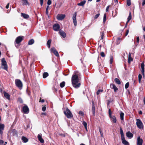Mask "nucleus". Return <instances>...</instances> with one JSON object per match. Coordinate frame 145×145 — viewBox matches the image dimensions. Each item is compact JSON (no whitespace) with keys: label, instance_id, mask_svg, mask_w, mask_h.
Returning <instances> with one entry per match:
<instances>
[{"label":"nucleus","instance_id":"nucleus-1","mask_svg":"<svg viewBox=\"0 0 145 145\" xmlns=\"http://www.w3.org/2000/svg\"><path fill=\"white\" fill-rule=\"evenodd\" d=\"M78 71L74 72L71 78V82L72 86L75 88H79L80 86L81 83L78 76Z\"/></svg>","mask_w":145,"mask_h":145},{"label":"nucleus","instance_id":"nucleus-2","mask_svg":"<svg viewBox=\"0 0 145 145\" xmlns=\"http://www.w3.org/2000/svg\"><path fill=\"white\" fill-rule=\"evenodd\" d=\"M120 130L121 135V138L122 143L125 145H129V144L128 142L125 139L123 132L121 127H120Z\"/></svg>","mask_w":145,"mask_h":145},{"label":"nucleus","instance_id":"nucleus-3","mask_svg":"<svg viewBox=\"0 0 145 145\" xmlns=\"http://www.w3.org/2000/svg\"><path fill=\"white\" fill-rule=\"evenodd\" d=\"M64 113L68 118H71L73 117L71 112L67 107L66 108V111H64Z\"/></svg>","mask_w":145,"mask_h":145},{"label":"nucleus","instance_id":"nucleus-4","mask_svg":"<svg viewBox=\"0 0 145 145\" xmlns=\"http://www.w3.org/2000/svg\"><path fill=\"white\" fill-rule=\"evenodd\" d=\"M16 86L20 89H21L23 87V84L20 80L16 79L15 80Z\"/></svg>","mask_w":145,"mask_h":145},{"label":"nucleus","instance_id":"nucleus-5","mask_svg":"<svg viewBox=\"0 0 145 145\" xmlns=\"http://www.w3.org/2000/svg\"><path fill=\"white\" fill-rule=\"evenodd\" d=\"M136 125L137 127L139 129H142L143 128V124L141 120L139 119H136Z\"/></svg>","mask_w":145,"mask_h":145},{"label":"nucleus","instance_id":"nucleus-6","mask_svg":"<svg viewBox=\"0 0 145 145\" xmlns=\"http://www.w3.org/2000/svg\"><path fill=\"white\" fill-rule=\"evenodd\" d=\"M1 65L4 66L3 68L5 70L7 71L8 70V67L7 64V62L5 58H3L1 59Z\"/></svg>","mask_w":145,"mask_h":145},{"label":"nucleus","instance_id":"nucleus-7","mask_svg":"<svg viewBox=\"0 0 145 145\" xmlns=\"http://www.w3.org/2000/svg\"><path fill=\"white\" fill-rule=\"evenodd\" d=\"M24 37L22 36H20L17 37L15 41V46H16V43L19 44L23 40V38Z\"/></svg>","mask_w":145,"mask_h":145},{"label":"nucleus","instance_id":"nucleus-8","mask_svg":"<svg viewBox=\"0 0 145 145\" xmlns=\"http://www.w3.org/2000/svg\"><path fill=\"white\" fill-rule=\"evenodd\" d=\"M22 110L24 113L25 114H27L29 112V109L27 106L25 105L22 108Z\"/></svg>","mask_w":145,"mask_h":145},{"label":"nucleus","instance_id":"nucleus-9","mask_svg":"<svg viewBox=\"0 0 145 145\" xmlns=\"http://www.w3.org/2000/svg\"><path fill=\"white\" fill-rule=\"evenodd\" d=\"M77 15L76 12H75L74 13L72 16V20L73 23L75 26H76L77 25V22L76 16Z\"/></svg>","mask_w":145,"mask_h":145},{"label":"nucleus","instance_id":"nucleus-10","mask_svg":"<svg viewBox=\"0 0 145 145\" xmlns=\"http://www.w3.org/2000/svg\"><path fill=\"white\" fill-rule=\"evenodd\" d=\"M65 16V14H58L56 18L58 20H61L64 18Z\"/></svg>","mask_w":145,"mask_h":145},{"label":"nucleus","instance_id":"nucleus-11","mask_svg":"<svg viewBox=\"0 0 145 145\" xmlns=\"http://www.w3.org/2000/svg\"><path fill=\"white\" fill-rule=\"evenodd\" d=\"M51 51L56 56H59V54L57 51L56 50V49L54 48H52L51 49Z\"/></svg>","mask_w":145,"mask_h":145},{"label":"nucleus","instance_id":"nucleus-12","mask_svg":"<svg viewBox=\"0 0 145 145\" xmlns=\"http://www.w3.org/2000/svg\"><path fill=\"white\" fill-rule=\"evenodd\" d=\"M53 29L56 31H57L59 30L60 28L59 25L57 24H55L53 27Z\"/></svg>","mask_w":145,"mask_h":145},{"label":"nucleus","instance_id":"nucleus-13","mask_svg":"<svg viewBox=\"0 0 145 145\" xmlns=\"http://www.w3.org/2000/svg\"><path fill=\"white\" fill-rule=\"evenodd\" d=\"M37 137L38 140L40 141V142L43 143L44 142V140L42 138V135L41 133L39 134L38 135Z\"/></svg>","mask_w":145,"mask_h":145},{"label":"nucleus","instance_id":"nucleus-14","mask_svg":"<svg viewBox=\"0 0 145 145\" xmlns=\"http://www.w3.org/2000/svg\"><path fill=\"white\" fill-rule=\"evenodd\" d=\"M5 128V125L3 124L0 123V133L2 135L3 133V130Z\"/></svg>","mask_w":145,"mask_h":145},{"label":"nucleus","instance_id":"nucleus-15","mask_svg":"<svg viewBox=\"0 0 145 145\" xmlns=\"http://www.w3.org/2000/svg\"><path fill=\"white\" fill-rule=\"evenodd\" d=\"M137 145H142L143 142V140L140 138V137L139 136L137 138Z\"/></svg>","mask_w":145,"mask_h":145},{"label":"nucleus","instance_id":"nucleus-16","mask_svg":"<svg viewBox=\"0 0 145 145\" xmlns=\"http://www.w3.org/2000/svg\"><path fill=\"white\" fill-rule=\"evenodd\" d=\"M11 134L13 136H17L18 135V132L16 130L13 129L11 131Z\"/></svg>","mask_w":145,"mask_h":145},{"label":"nucleus","instance_id":"nucleus-17","mask_svg":"<svg viewBox=\"0 0 145 145\" xmlns=\"http://www.w3.org/2000/svg\"><path fill=\"white\" fill-rule=\"evenodd\" d=\"M110 87L111 88L114 89L115 92H117L118 91V89L114 84H111Z\"/></svg>","mask_w":145,"mask_h":145},{"label":"nucleus","instance_id":"nucleus-18","mask_svg":"<svg viewBox=\"0 0 145 145\" xmlns=\"http://www.w3.org/2000/svg\"><path fill=\"white\" fill-rule=\"evenodd\" d=\"M92 113L93 114V116H95V106L94 103V102L93 101L92 102Z\"/></svg>","mask_w":145,"mask_h":145},{"label":"nucleus","instance_id":"nucleus-19","mask_svg":"<svg viewBox=\"0 0 145 145\" xmlns=\"http://www.w3.org/2000/svg\"><path fill=\"white\" fill-rule=\"evenodd\" d=\"M59 33L61 36L63 38H65L66 37V33L63 31L61 30L59 31Z\"/></svg>","mask_w":145,"mask_h":145},{"label":"nucleus","instance_id":"nucleus-20","mask_svg":"<svg viewBox=\"0 0 145 145\" xmlns=\"http://www.w3.org/2000/svg\"><path fill=\"white\" fill-rule=\"evenodd\" d=\"M126 136L129 138H131L133 137V135L130 131L127 132L126 133Z\"/></svg>","mask_w":145,"mask_h":145},{"label":"nucleus","instance_id":"nucleus-21","mask_svg":"<svg viewBox=\"0 0 145 145\" xmlns=\"http://www.w3.org/2000/svg\"><path fill=\"white\" fill-rule=\"evenodd\" d=\"M110 118L112 121L114 123H116L117 120L116 117L114 116H112L111 117H110Z\"/></svg>","mask_w":145,"mask_h":145},{"label":"nucleus","instance_id":"nucleus-22","mask_svg":"<svg viewBox=\"0 0 145 145\" xmlns=\"http://www.w3.org/2000/svg\"><path fill=\"white\" fill-rule=\"evenodd\" d=\"M22 142L24 143H26L28 141V138L24 136L22 137Z\"/></svg>","mask_w":145,"mask_h":145},{"label":"nucleus","instance_id":"nucleus-23","mask_svg":"<svg viewBox=\"0 0 145 145\" xmlns=\"http://www.w3.org/2000/svg\"><path fill=\"white\" fill-rule=\"evenodd\" d=\"M21 16L25 19H27L29 17V16L28 14L23 13H21Z\"/></svg>","mask_w":145,"mask_h":145},{"label":"nucleus","instance_id":"nucleus-24","mask_svg":"<svg viewBox=\"0 0 145 145\" xmlns=\"http://www.w3.org/2000/svg\"><path fill=\"white\" fill-rule=\"evenodd\" d=\"M4 96L7 99L10 100V95L8 93L5 92L4 93Z\"/></svg>","mask_w":145,"mask_h":145},{"label":"nucleus","instance_id":"nucleus-25","mask_svg":"<svg viewBox=\"0 0 145 145\" xmlns=\"http://www.w3.org/2000/svg\"><path fill=\"white\" fill-rule=\"evenodd\" d=\"M52 40L51 39L48 40L47 42V45L48 48L50 47V44Z\"/></svg>","mask_w":145,"mask_h":145},{"label":"nucleus","instance_id":"nucleus-26","mask_svg":"<svg viewBox=\"0 0 145 145\" xmlns=\"http://www.w3.org/2000/svg\"><path fill=\"white\" fill-rule=\"evenodd\" d=\"M86 2V1L84 0L83 1H81L80 3L78 4L77 5L79 6H83L85 4Z\"/></svg>","mask_w":145,"mask_h":145},{"label":"nucleus","instance_id":"nucleus-27","mask_svg":"<svg viewBox=\"0 0 145 145\" xmlns=\"http://www.w3.org/2000/svg\"><path fill=\"white\" fill-rule=\"evenodd\" d=\"M133 61V59L131 57L130 53H129L128 55V63H130L131 61Z\"/></svg>","mask_w":145,"mask_h":145},{"label":"nucleus","instance_id":"nucleus-28","mask_svg":"<svg viewBox=\"0 0 145 145\" xmlns=\"http://www.w3.org/2000/svg\"><path fill=\"white\" fill-rule=\"evenodd\" d=\"M121 112L120 114V118L121 120H123L124 119V114L122 112Z\"/></svg>","mask_w":145,"mask_h":145},{"label":"nucleus","instance_id":"nucleus-29","mask_svg":"<svg viewBox=\"0 0 145 145\" xmlns=\"http://www.w3.org/2000/svg\"><path fill=\"white\" fill-rule=\"evenodd\" d=\"M131 12H130L129 13V16L127 18V23H128L130 20L131 19Z\"/></svg>","mask_w":145,"mask_h":145},{"label":"nucleus","instance_id":"nucleus-30","mask_svg":"<svg viewBox=\"0 0 145 145\" xmlns=\"http://www.w3.org/2000/svg\"><path fill=\"white\" fill-rule=\"evenodd\" d=\"M48 76V73L47 72H44L43 74V78H46Z\"/></svg>","mask_w":145,"mask_h":145},{"label":"nucleus","instance_id":"nucleus-31","mask_svg":"<svg viewBox=\"0 0 145 145\" xmlns=\"http://www.w3.org/2000/svg\"><path fill=\"white\" fill-rule=\"evenodd\" d=\"M115 82L118 84H121V82L117 78H115L114 79Z\"/></svg>","mask_w":145,"mask_h":145},{"label":"nucleus","instance_id":"nucleus-32","mask_svg":"<svg viewBox=\"0 0 145 145\" xmlns=\"http://www.w3.org/2000/svg\"><path fill=\"white\" fill-rule=\"evenodd\" d=\"M34 40L33 39H31L29 41L28 44L29 45H32L34 43Z\"/></svg>","mask_w":145,"mask_h":145},{"label":"nucleus","instance_id":"nucleus-33","mask_svg":"<svg viewBox=\"0 0 145 145\" xmlns=\"http://www.w3.org/2000/svg\"><path fill=\"white\" fill-rule=\"evenodd\" d=\"M65 84V82L63 81L61 82L60 84V86L61 88L63 87Z\"/></svg>","mask_w":145,"mask_h":145},{"label":"nucleus","instance_id":"nucleus-34","mask_svg":"<svg viewBox=\"0 0 145 145\" xmlns=\"http://www.w3.org/2000/svg\"><path fill=\"white\" fill-rule=\"evenodd\" d=\"M23 1V5H26L28 4V2L27 0H22Z\"/></svg>","mask_w":145,"mask_h":145},{"label":"nucleus","instance_id":"nucleus-35","mask_svg":"<svg viewBox=\"0 0 145 145\" xmlns=\"http://www.w3.org/2000/svg\"><path fill=\"white\" fill-rule=\"evenodd\" d=\"M138 81L140 83L141 82V80L142 78V76L141 74H139L138 75Z\"/></svg>","mask_w":145,"mask_h":145},{"label":"nucleus","instance_id":"nucleus-36","mask_svg":"<svg viewBox=\"0 0 145 145\" xmlns=\"http://www.w3.org/2000/svg\"><path fill=\"white\" fill-rule=\"evenodd\" d=\"M120 38L118 37L116 40V44L117 45L119 44L120 43Z\"/></svg>","mask_w":145,"mask_h":145},{"label":"nucleus","instance_id":"nucleus-37","mask_svg":"<svg viewBox=\"0 0 145 145\" xmlns=\"http://www.w3.org/2000/svg\"><path fill=\"white\" fill-rule=\"evenodd\" d=\"M106 15L105 13L103 16V23L105 24V21H106Z\"/></svg>","mask_w":145,"mask_h":145},{"label":"nucleus","instance_id":"nucleus-38","mask_svg":"<svg viewBox=\"0 0 145 145\" xmlns=\"http://www.w3.org/2000/svg\"><path fill=\"white\" fill-rule=\"evenodd\" d=\"M103 91V90L102 89H99L96 92L97 95H99L100 93L101 92H102Z\"/></svg>","mask_w":145,"mask_h":145},{"label":"nucleus","instance_id":"nucleus-39","mask_svg":"<svg viewBox=\"0 0 145 145\" xmlns=\"http://www.w3.org/2000/svg\"><path fill=\"white\" fill-rule=\"evenodd\" d=\"M127 3L128 6H130L131 5V0H127Z\"/></svg>","mask_w":145,"mask_h":145},{"label":"nucleus","instance_id":"nucleus-40","mask_svg":"<svg viewBox=\"0 0 145 145\" xmlns=\"http://www.w3.org/2000/svg\"><path fill=\"white\" fill-rule=\"evenodd\" d=\"M82 124L85 127H86V126H87V123L86 121H83Z\"/></svg>","mask_w":145,"mask_h":145},{"label":"nucleus","instance_id":"nucleus-41","mask_svg":"<svg viewBox=\"0 0 145 145\" xmlns=\"http://www.w3.org/2000/svg\"><path fill=\"white\" fill-rule=\"evenodd\" d=\"M108 114L109 117H111L112 116V112L111 110V109L110 108L108 110Z\"/></svg>","mask_w":145,"mask_h":145},{"label":"nucleus","instance_id":"nucleus-42","mask_svg":"<svg viewBox=\"0 0 145 145\" xmlns=\"http://www.w3.org/2000/svg\"><path fill=\"white\" fill-rule=\"evenodd\" d=\"M18 102H19L20 103H23V100L21 98L19 97L18 98Z\"/></svg>","mask_w":145,"mask_h":145},{"label":"nucleus","instance_id":"nucleus-43","mask_svg":"<svg viewBox=\"0 0 145 145\" xmlns=\"http://www.w3.org/2000/svg\"><path fill=\"white\" fill-rule=\"evenodd\" d=\"M49 8V6L48 5L46 7V14L47 15H48V8Z\"/></svg>","mask_w":145,"mask_h":145},{"label":"nucleus","instance_id":"nucleus-44","mask_svg":"<svg viewBox=\"0 0 145 145\" xmlns=\"http://www.w3.org/2000/svg\"><path fill=\"white\" fill-rule=\"evenodd\" d=\"M129 86V82H127L125 84V88L126 89H127L128 88Z\"/></svg>","mask_w":145,"mask_h":145},{"label":"nucleus","instance_id":"nucleus-45","mask_svg":"<svg viewBox=\"0 0 145 145\" xmlns=\"http://www.w3.org/2000/svg\"><path fill=\"white\" fill-rule=\"evenodd\" d=\"M100 15V14L99 13L98 14H96L94 17V19H96Z\"/></svg>","mask_w":145,"mask_h":145},{"label":"nucleus","instance_id":"nucleus-46","mask_svg":"<svg viewBox=\"0 0 145 145\" xmlns=\"http://www.w3.org/2000/svg\"><path fill=\"white\" fill-rule=\"evenodd\" d=\"M141 67L142 69H144V64L143 63H142L141 65Z\"/></svg>","mask_w":145,"mask_h":145},{"label":"nucleus","instance_id":"nucleus-47","mask_svg":"<svg viewBox=\"0 0 145 145\" xmlns=\"http://www.w3.org/2000/svg\"><path fill=\"white\" fill-rule=\"evenodd\" d=\"M101 56L103 57H105V56L104 53L103 52H101Z\"/></svg>","mask_w":145,"mask_h":145},{"label":"nucleus","instance_id":"nucleus-48","mask_svg":"<svg viewBox=\"0 0 145 145\" xmlns=\"http://www.w3.org/2000/svg\"><path fill=\"white\" fill-rule=\"evenodd\" d=\"M52 3V1H51V0H48V2H47V4L48 5H50Z\"/></svg>","mask_w":145,"mask_h":145},{"label":"nucleus","instance_id":"nucleus-49","mask_svg":"<svg viewBox=\"0 0 145 145\" xmlns=\"http://www.w3.org/2000/svg\"><path fill=\"white\" fill-rule=\"evenodd\" d=\"M101 33V40H102L103 39V36L104 35V33L103 32Z\"/></svg>","mask_w":145,"mask_h":145},{"label":"nucleus","instance_id":"nucleus-50","mask_svg":"<svg viewBox=\"0 0 145 145\" xmlns=\"http://www.w3.org/2000/svg\"><path fill=\"white\" fill-rule=\"evenodd\" d=\"M46 109V107L45 106H44L42 108V110L44 112L45 111Z\"/></svg>","mask_w":145,"mask_h":145},{"label":"nucleus","instance_id":"nucleus-51","mask_svg":"<svg viewBox=\"0 0 145 145\" xmlns=\"http://www.w3.org/2000/svg\"><path fill=\"white\" fill-rule=\"evenodd\" d=\"M79 114L82 115H83L84 114L83 112L82 111H80L79 112Z\"/></svg>","mask_w":145,"mask_h":145},{"label":"nucleus","instance_id":"nucleus-52","mask_svg":"<svg viewBox=\"0 0 145 145\" xmlns=\"http://www.w3.org/2000/svg\"><path fill=\"white\" fill-rule=\"evenodd\" d=\"M144 69H142L141 72L142 73V75L143 76H144Z\"/></svg>","mask_w":145,"mask_h":145},{"label":"nucleus","instance_id":"nucleus-53","mask_svg":"<svg viewBox=\"0 0 145 145\" xmlns=\"http://www.w3.org/2000/svg\"><path fill=\"white\" fill-rule=\"evenodd\" d=\"M40 5L42 6L43 2V0H40Z\"/></svg>","mask_w":145,"mask_h":145},{"label":"nucleus","instance_id":"nucleus-54","mask_svg":"<svg viewBox=\"0 0 145 145\" xmlns=\"http://www.w3.org/2000/svg\"><path fill=\"white\" fill-rule=\"evenodd\" d=\"M40 102L41 103H43L44 102V100L43 99H40Z\"/></svg>","mask_w":145,"mask_h":145},{"label":"nucleus","instance_id":"nucleus-55","mask_svg":"<svg viewBox=\"0 0 145 145\" xmlns=\"http://www.w3.org/2000/svg\"><path fill=\"white\" fill-rule=\"evenodd\" d=\"M4 141L2 140H0V144H2L3 143Z\"/></svg>","mask_w":145,"mask_h":145},{"label":"nucleus","instance_id":"nucleus-56","mask_svg":"<svg viewBox=\"0 0 145 145\" xmlns=\"http://www.w3.org/2000/svg\"><path fill=\"white\" fill-rule=\"evenodd\" d=\"M137 42L138 43L139 42V37H137Z\"/></svg>","mask_w":145,"mask_h":145},{"label":"nucleus","instance_id":"nucleus-57","mask_svg":"<svg viewBox=\"0 0 145 145\" xmlns=\"http://www.w3.org/2000/svg\"><path fill=\"white\" fill-rule=\"evenodd\" d=\"M129 32V30L128 29L126 33H125V36H126L128 35V34Z\"/></svg>","mask_w":145,"mask_h":145},{"label":"nucleus","instance_id":"nucleus-58","mask_svg":"<svg viewBox=\"0 0 145 145\" xmlns=\"http://www.w3.org/2000/svg\"><path fill=\"white\" fill-rule=\"evenodd\" d=\"M9 3H8L7 5L6 6V8L7 9H8L9 8Z\"/></svg>","mask_w":145,"mask_h":145},{"label":"nucleus","instance_id":"nucleus-59","mask_svg":"<svg viewBox=\"0 0 145 145\" xmlns=\"http://www.w3.org/2000/svg\"><path fill=\"white\" fill-rule=\"evenodd\" d=\"M109 7V6H108V7H107L106 8V12L108 11V10Z\"/></svg>","mask_w":145,"mask_h":145},{"label":"nucleus","instance_id":"nucleus-60","mask_svg":"<svg viewBox=\"0 0 145 145\" xmlns=\"http://www.w3.org/2000/svg\"><path fill=\"white\" fill-rule=\"evenodd\" d=\"M145 4V0H144L142 3V6H144Z\"/></svg>","mask_w":145,"mask_h":145},{"label":"nucleus","instance_id":"nucleus-61","mask_svg":"<svg viewBox=\"0 0 145 145\" xmlns=\"http://www.w3.org/2000/svg\"><path fill=\"white\" fill-rule=\"evenodd\" d=\"M113 62V59L112 58H110V64H112Z\"/></svg>","mask_w":145,"mask_h":145},{"label":"nucleus","instance_id":"nucleus-62","mask_svg":"<svg viewBox=\"0 0 145 145\" xmlns=\"http://www.w3.org/2000/svg\"><path fill=\"white\" fill-rule=\"evenodd\" d=\"M99 132H100V133H102V131L100 129H99Z\"/></svg>","mask_w":145,"mask_h":145},{"label":"nucleus","instance_id":"nucleus-63","mask_svg":"<svg viewBox=\"0 0 145 145\" xmlns=\"http://www.w3.org/2000/svg\"><path fill=\"white\" fill-rule=\"evenodd\" d=\"M100 134L101 135V136L102 137H103V134L102 133H100Z\"/></svg>","mask_w":145,"mask_h":145},{"label":"nucleus","instance_id":"nucleus-64","mask_svg":"<svg viewBox=\"0 0 145 145\" xmlns=\"http://www.w3.org/2000/svg\"><path fill=\"white\" fill-rule=\"evenodd\" d=\"M139 114H142V112L141 111H140L139 112Z\"/></svg>","mask_w":145,"mask_h":145}]
</instances>
